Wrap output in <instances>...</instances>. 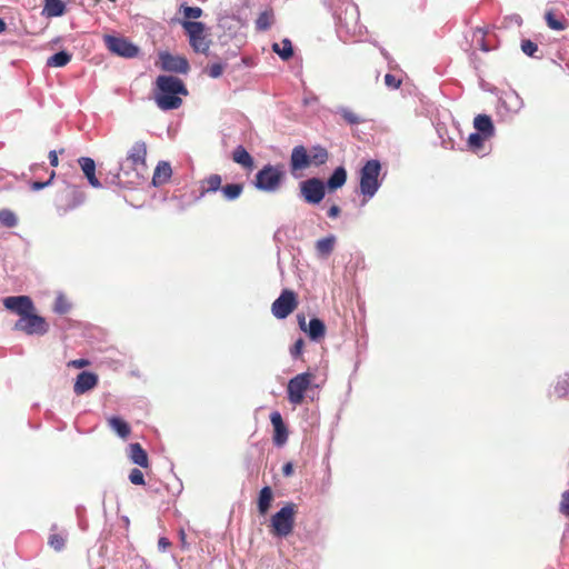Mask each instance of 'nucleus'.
Returning <instances> with one entry per match:
<instances>
[{
    "label": "nucleus",
    "mask_w": 569,
    "mask_h": 569,
    "mask_svg": "<svg viewBox=\"0 0 569 569\" xmlns=\"http://www.w3.org/2000/svg\"><path fill=\"white\" fill-rule=\"evenodd\" d=\"M154 101L159 109L167 111L180 108L181 96H188L183 81L173 76H159L156 79Z\"/></svg>",
    "instance_id": "nucleus-1"
},
{
    "label": "nucleus",
    "mask_w": 569,
    "mask_h": 569,
    "mask_svg": "<svg viewBox=\"0 0 569 569\" xmlns=\"http://www.w3.org/2000/svg\"><path fill=\"white\" fill-rule=\"evenodd\" d=\"M284 179V171L281 166L266 164L256 174L254 187L264 192H276L280 189Z\"/></svg>",
    "instance_id": "nucleus-2"
},
{
    "label": "nucleus",
    "mask_w": 569,
    "mask_h": 569,
    "mask_svg": "<svg viewBox=\"0 0 569 569\" xmlns=\"http://www.w3.org/2000/svg\"><path fill=\"white\" fill-rule=\"evenodd\" d=\"M380 162L373 159L367 161L360 170V191L366 200L372 198L380 187Z\"/></svg>",
    "instance_id": "nucleus-3"
},
{
    "label": "nucleus",
    "mask_w": 569,
    "mask_h": 569,
    "mask_svg": "<svg viewBox=\"0 0 569 569\" xmlns=\"http://www.w3.org/2000/svg\"><path fill=\"white\" fill-rule=\"evenodd\" d=\"M297 513V505L287 503L271 518V527L274 536L287 537L292 532L295 526V517Z\"/></svg>",
    "instance_id": "nucleus-4"
},
{
    "label": "nucleus",
    "mask_w": 569,
    "mask_h": 569,
    "mask_svg": "<svg viewBox=\"0 0 569 569\" xmlns=\"http://www.w3.org/2000/svg\"><path fill=\"white\" fill-rule=\"evenodd\" d=\"M312 380L313 375L310 372H302L291 378L287 386L288 401L293 406L301 405Z\"/></svg>",
    "instance_id": "nucleus-5"
},
{
    "label": "nucleus",
    "mask_w": 569,
    "mask_h": 569,
    "mask_svg": "<svg viewBox=\"0 0 569 569\" xmlns=\"http://www.w3.org/2000/svg\"><path fill=\"white\" fill-rule=\"evenodd\" d=\"M13 329L29 336H42L48 332L49 325L43 317L38 316L34 311H29L16 321Z\"/></svg>",
    "instance_id": "nucleus-6"
},
{
    "label": "nucleus",
    "mask_w": 569,
    "mask_h": 569,
    "mask_svg": "<svg viewBox=\"0 0 569 569\" xmlns=\"http://www.w3.org/2000/svg\"><path fill=\"white\" fill-rule=\"evenodd\" d=\"M186 30L190 46L196 52L206 53L210 47V40L204 34V26L196 21H181Z\"/></svg>",
    "instance_id": "nucleus-7"
},
{
    "label": "nucleus",
    "mask_w": 569,
    "mask_h": 569,
    "mask_svg": "<svg viewBox=\"0 0 569 569\" xmlns=\"http://www.w3.org/2000/svg\"><path fill=\"white\" fill-rule=\"evenodd\" d=\"M298 296L293 290L283 289L272 302L271 312L277 319H286L298 307Z\"/></svg>",
    "instance_id": "nucleus-8"
},
{
    "label": "nucleus",
    "mask_w": 569,
    "mask_h": 569,
    "mask_svg": "<svg viewBox=\"0 0 569 569\" xmlns=\"http://www.w3.org/2000/svg\"><path fill=\"white\" fill-rule=\"evenodd\" d=\"M103 42L110 52L119 57L133 58L139 52V48L124 37L106 34L103 36Z\"/></svg>",
    "instance_id": "nucleus-9"
},
{
    "label": "nucleus",
    "mask_w": 569,
    "mask_h": 569,
    "mask_svg": "<svg viewBox=\"0 0 569 569\" xmlns=\"http://www.w3.org/2000/svg\"><path fill=\"white\" fill-rule=\"evenodd\" d=\"M242 28V21L236 16H224L219 19L216 28V36L221 44H226L228 40L237 38L238 32Z\"/></svg>",
    "instance_id": "nucleus-10"
},
{
    "label": "nucleus",
    "mask_w": 569,
    "mask_h": 569,
    "mask_svg": "<svg viewBox=\"0 0 569 569\" xmlns=\"http://www.w3.org/2000/svg\"><path fill=\"white\" fill-rule=\"evenodd\" d=\"M301 194L308 203H319L326 193L325 183L318 178H310L300 184Z\"/></svg>",
    "instance_id": "nucleus-11"
},
{
    "label": "nucleus",
    "mask_w": 569,
    "mask_h": 569,
    "mask_svg": "<svg viewBox=\"0 0 569 569\" xmlns=\"http://www.w3.org/2000/svg\"><path fill=\"white\" fill-rule=\"evenodd\" d=\"M160 67L164 71L176 73H187L189 70L188 60L180 56H173L169 52L159 53Z\"/></svg>",
    "instance_id": "nucleus-12"
},
{
    "label": "nucleus",
    "mask_w": 569,
    "mask_h": 569,
    "mask_svg": "<svg viewBox=\"0 0 569 569\" xmlns=\"http://www.w3.org/2000/svg\"><path fill=\"white\" fill-rule=\"evenodd\" d=\"M6 309L17 313L20 318L29 311H34V305L28 296H11L3 299Z\"/></svg>",
    "instance_id": "nucleus-13"
},
{
    "label": "nucleus",
    "mask_w": 569,
    "mask_h": 569,
    "mask_svg": "<svg viewBox=\"0 0 569 569\" xmlns=\"http://www.w3.org/2000/svg\"><path fill=\"white\" fill-rule=\"evenodd\" d=\"M310 166L309 151L303 146H296L290 156V171L296 173Z\"/></svg>",
    "instance_id": "nucleus-14"
},
{
    "label": "nucleus",
    "mask_w": 569,
    "mask_h": 569,
    "mask_svg": "<svg viewBox=\"0 0 569 569\" xmlns=\"http://www.w3.org/2000/svg\"><path fill=\"white\" fill-rule=\"evenodd\" d=\"M270 421L273 427V443L278 447H281L288 440V429L282 420L280 412L273 411L270 415Z\"/></svg>",
    "instance_id": "nucleus-15"
},
{
    "label": "nucleus",
    "mask_w": 569,
    "mask_h": 569,
    "mask_svg": "<svg viewBox=\"0 0 569 569\" xmlns=\"http://www.w3.org/2000/svg\"><path fill=\"white\" fill-rule=\"evenodd\" d=\"M147 146L143 141H137L130 149L127 161L136 170L146 168Z\"/></svg>",
    "instance_id": "nucleus-16"
},
{
    "label": "nucleus",
    "mask_w": 569,
    "mask_h": 569,
    "mask_svg": "<svg viewBox=\"0 0 569 569\" xmlns=\"http://www.w3.org/2000/svg\"><path fill=\"white\" fill-rule=\"evenodd\" d=\"M98 385V376L93 372L82 371L77 376L73 391L80 396L93 389Z\"/></svg>",
    "instance_id": "nucleus-17"
},
{
    "label": "nucleus",
    "mask_w": 569,
    "mask_h": 569,
    "mask_svg": "<svg viewBox=\"0 0 569 569\" xmlns=\"http://www.w3.org/2000/svg\"><path fill=\"white\" fill-rule=\"evenodd\" d=\"M127 455L132 463L144 469L149 468L148 453L140 443H130L127 449Z\"/></svg>",
    "instance_id": "nucleus-18"
},
{
    "label": "nucleus",
    "mask_w": 569,
    "mask_h": 569,
    "mask_svg": "<svg viewBox=\"0 0 569 569\" xmlns=\"http://www.w3.org/2000/svg\"><path fill=\"white\" fill-rule=\"evenodd\" d=\"M78 162H79L81 170L83 171L86 178L88 179L89 183L93 188L101 187L100 181L96 177V163H94L93 159H91L89 157H81L78 160Z\"/></svg>",
    "instance_id": "nucleus-19"
},
{
    "label": "nucleus",
    "mask_w": 569,
    "mask_h": 569,
    "mask_svg": "<svg viewBox=\"0 0 569 569\" xmlns=\"http://www.w3.org/2000/svg\"><path fill=\"white\" fill-rule=\"evenodd\" d=\"M221 184V177L216 174V190L220 189L223 197L227 200H234L237 199L243 190L242 183H230L224 187H220Z\"/></svg>",
    "instance_id": "nucleus-20"
},
{
    "label": "nucleus",
    "mask_w": 569,
    "mask_h": 569,
    "mask_svg": "<svg viewBox=\"0 0 569 569\" xmlns=\"http://www.w3.org/2000/svg\"><path fill=\"white\" fill-rule=\"evenodd\" d=\"M473 126L479 131V133L483 134L485 137L489 138L493 136L495 128L489 116L478 114L473 120Z\"/></svg>",
    "instance_id": "nucleus-21"
},
{
    "label": "nucleus",
    "mask_w": 569,
    "mask_h": 569,
    "mask_svg": "<svg viewBox=\"0 0 569 569\" xmlns=\"http://www.w3.org/2000/svg\"><path fill=\"white\" fill-rule=\"evenodd\" d=\"M172 170L168 162L161 161L154 169L152 182L154 186L166 183L171 177Z\"/></svg>",
    "instance_id": "nucleus-22"
},
{
    "label": "nucleus",
    "mask_w": 569,
    "mask_h": 569,
    "mask_svg": "<svg viewBox=\"0 0 569 569\" xmlns=\"http://www.w3.org/2000/svg\"><path fill=\"white\" fill-rule=\"evenodd\" d=\"M66 12V4L61 0H44L42 13L48 18L60 17Z\"/></svg>",
    "instance_id": "nucleus-23"
},
{
    "label": "nucleus",
    "mask_w": 569,
    "mask_h": 569,
    "mask_svg": "<svg viewBox=\"0 0 569 569\" xmlns=\"http://www.w3.org/2000/svg\"><path fill=\"white\" fill-rule=\"evenodd\" d=\"M273 500V492L270 487H263L259 492L258 510L259 513L264 516L271 507Z\"/></svg>",
    "instance_id": "nucleus-24"
},
{
    "label": "nucleus",
    "mask_w": 569,
    "mask_h": 569,
    "mask_svg": "<svg viewBox=\"0 0 569 569\" xmlns=\"http://www.w3.org/2000/svg\"><path fill=\"white\" fill-rule=\"evenodd\" d=\"M232 160L243 168L251 170L253 168V158L250 153L242 147L238 146L232 152Z\"/></svg>",
    "instance_id": "nucleus-25"
},
{
    "label": "nucleus",
    "mask_w": 569,
    "mask_h": 569,
    "mask_svg": "<svg viewBox=\"0 0 569 569\" xmlns=\"http://www.w3.org/2000/svg\"><path fill=\"white\" fill-rule=\"evenodd\" d=\"M311 340H320L326 336V326L322 320L312 318L306 331Z\"/></svg>",
    "instance_id": "nucleus-26"
},
{
    "label": "nucleus",
    "mask_w": 569,
    "mask_h": 569,
    "mask_svg": "<svg viewBox=\"0 0 569 569\" xmlns=\"http://www.w3.org/2000/svg\"><path fill=\"white\" fill-rule=\"evenodd\" d=\"M347 181V171L343 167H338L327 181L330 191L341 188Z\"/></svg>",
    "instance_id": "nucleus-27"
},
{
    "label": "nucleus",
    "mask_w": 569,
    "mask_h": 569,
    "mask_svg": "<svg viewBox=\"0 0 569 569\" xmlns=\"http://www.w3.org/2000/svg\"><path fill=\"white\" fill-rule=\"evenodd\" d=\"M310 166H322L329 159V152L321 146H315L309 151Z\"/></svg>",
    "instance_id": "nucleus-28"
},
{
    "label": "nucleus",
    "mask_w": 569,
    "mask_h": 569,
    "mask_svg": "<svg viewBox=\"0 0 569 569\" xmlns=\"http://www.w3.org/2000/svg\"><path fill=\"white\" fill-rule=\"evenodd\" d=\"M108 425L119 437L123 439L128 438L131 432L130 426L119 417L109 418Z\"/></svg>",
    "instance_id": "nucleus-29"
},
{
    "label": "nucleus",
    "mask_w": 569,
    "mask_h": 569,
    "mask_svg": "<svg viewBox=\"0 0 569 569\" xmlns=\"http://www.w3.org/2000/svg\"><path fill=\"white\" fill-rule=\"evenodd\" d=\"M272 50L284 61L293 56L292 43L289 39H283L281 43H273Z\"/></svg>",
    "instance_id": "nucleus-30"
},
{
    "label": "nucleus",
    "mask_w": 569,
    "mask_h": 569,
    "mask_svg": "<svg viewBox=\"0 0 569 569\" xmlns=\"http://www.w3.org/2000/svg\"><path fill=\"white\" fill-rule=\"evenodd\" d=\"M335 243H336L335 236H329V237L319 239L316 242V249H317L318 254L321 257H328L333 251Z\"/></svg>",
    "instance_id": "nucleus-31"
},
{
    "label": "nucleus",
    "mask_w": 569,
    "mask_h": 569,
    "mask_svg": "<svg viewBox=\"0 0 569 569\" xmlns=\"http://www.w3.org/2000/svg\"><path fill=\"white\" fill-rule=\"evenodd\" d=\"M72 56L67 51H60L49 57L47 60L48 67L61 68L71 61Z\"/></svg>",
    "instance_id": "nucleus-32"
},
{
    "label": "nucleus",
    "mask_w": 569,
    "mask_h": 569,
    "mask_svg": "<svg viewBox=\"0 0 569 569\" xmlns=\"http://www.w3.org/2000/svg\"><path fill=\"white\" fill-rule=\"evenodd\" d=\"M274 21V14L272 10H266L261 12L256 20V29L259 31H267L270 29Z\"/></svg>",
    "instance_id": "nucleus-33"
},
{
    "label": "nucleus",
    "mask_w": 569,
    "mask_h": 569,
    "mask_svg": "<svg viewBox=\"0 0 569 569\" xmlns=\"http://www.w3.org/2000/svg\"><path fill=\"white\" fill-rule=\"evenodd\" d=\"M569 393V373L558 378L553 388V396L557 399H562Z\"/></svg>",
    "instance_id": "nucleus-34"
},
{
    "label": "nucleus",
    "mask_w": 569,
    "mask_h": 569,
    "mask_svg": "<svg viewBox=\"0 0 569 569\" xmlns=\"http://www.w3.org/2000/svg\"><path fill=\"white\" fill-rule=\"evenodd\" d=\"M0 223L7 228H13L18 223L16 213L9 209L0 210Z\"/></svg>",
    "instance_id": "nucleus-35"
},
{
    "label": "nucleus",
    "mask_w": 569,
    "mask_h": 569,
    "mask_svg": "<svg viewBox=\"0 0 569 569\" xmlns=\"http://www.w3.org/2000/svg\"><path fill=\"white\" fill-rule=\"evenodd\" d=\"M179 11L183 13V21H190V19H198L202 14V10L199 7H189L187 4H181Z\"/></svg>",
    "instance_id": "nucleus-36"
},
{
    "label": "nucleus",
    "mask_w": 569,
    "mask_h": 569,
    "mask_svg": "<svg viewBox=\"0 0 569 569\" xmlns=\"http://www.w3.org/2000/svg\"><path fill=\"white\" fill-rule=\"evenodd\" d=\"M485 38H486V31L482 30L481 28H477L473 31L472 41L476 42V44L479 47L480 50L487 52L490 50V46L487 44Z\"/></svg>",
    "instance_id": "nucleus-37"
},
{
    "label": "nucleus",
    "mask_w": 569,
    "mask_h": 569,
    "mask_svg": "<svg viewBox=\"0 0 569 569\" xmlns=\"http://www.w3.org/2000/svg\"><path fill=\"white\" fill-rule=\"evenodd\" d=\"M48 543L56 551H61L66 546V537L60 533H51Z\"/></svg>",
    "instance_id": "nucleus-38"
},
{
    "label": "nucleus",
    "mask_w": 569,
    "mask_h": 569,
    "mask_svg": "<svg viewBox=\"0 0 569 569\" xmlns=\"http://www.w3.org/2000/svg\"><path fill=\"white\" fill-rule=\"evenodd\" d=\"M546 22L547 26L552 30H563L566 29V23L555 17V14L551 11H548L546 13Z\"/></svg>",
    "instance_id": "nucleus-39"
},
{
    "label": "nucleus",
    "mask_w": 569,
    "mask_h": 569,
    "mask_svg": "<svg viewBox=\"0 0 569 569\" xmlns=\"http://www.w3.org/2000/svg\"><path fill=\"white\" fill-rule=\"evenodd\" d=\"M70 303L63 296H58L54 301L53 310L59 315H64L70 310Z\"/></svg>",
    "instance_id": "nucleus-40"
},
{
    "label": "nucleus",
    "mask_w": 569,
    "mask_h": 569,
    "mask_svg": "<svg viewBox=\"0 0 569 569\" xmlns=\"http://www.w3.org/2000/svg\"><path fill=\"white\" fill-rule=\"evenodd\" d=\"M341 116L343 120L350 124H358L363 121V119L360 116H358L356 112L349 109H343Z\"/></svg>",
    "instance_id": "nucleus-41"
},
{
    "label": "nucleus",
    "mask_w": 569,
    "mask_h": 569,
    "mask_svg": "<svg viewBox=\"0 0 569 569\" xmlns=\"http://www.w3.org/2000/svg\"><path fill=\"white\" fill-rule=\"evenodd\" d=\"M485 138L486 137L483 134L475 132L469 136L468 143L471 148L478 149L482 147Z\"/></svg>",
    "instance_id": "nucleus-42"
},
{
    "label": "nucleus",
    "mask_w": 569,
    "mask_h": 569,
    "mask_svg": "<svg viewBox=\"0 0 569 569\" xmlns=\"http://www.w3.org/2000/svg\"><path fill=\"white\" fill-rule=\"evenodd\" d=\"M521 50L525 54H527L529 57H533L538 50V46L535 42H532L531 40H528V39L522 40Z\"/></svg>",
    "instance_id": "nucleus-43"
},
{
    "label": "nucleus",
    "mask_w": 569,
    "mask_h": 569,
    "mask_svg": "<svg viewBox=\"0 0 569 569\" xmlns=\"http://www.w3.org/2000/svg\"><path fill=\"white\" fill-rule=\"evenodd\" d=\"M129 480L133 485H144V477L141 470L134 468L129 473Z\"/></svg>",
    "instance_id": "nucleus-44"
},
{
    "label": "nucleus",
    "mask_w": 569,
    "mask_h": 569,
    "mask_svg": "<svg viewBox=\"0 0 569 569\" xmlns=\"http://www.w3.org/2000/svg\"><path fill=\"white\" fill-rule=\"evenodd\" d=\"M385 83L390 89H398L401 84V80L398 79L395 74L387 73L385 76Z\"/></svg>",
    "instance_id": "nucleus-45"
},
{
    "label": "nucleus",
    "mask_w": 569,
    "mask_h": 569,
    "mask_svg": "<svg viewBox=\"0 0 569 569\" xmlns=\"http://www.w3.org/2000/svg\"><path fill=\"white\" fill-rule=\"evenodd\" d=\"M305 347V341L300 338L298 339L290 349V353L293 358H299L302 355V350Z\"/></svg>",
    "instance_id": "nucleus-46"
},
{
    "label": "nucleus",
    "mask_w": 569,
    "mask_h": 569,
    "mask_svg": "<svg viewBox=\"0 0 569 569\" xmlns=\"http://www.w3.org/2000/svg\"><path fill=\"white\" fill-rule=\"evenodd\" d=\"M54 174H56L54 171H52L51 174H50V178L47 181H44V182L33 181L30 184L31 190L39 191V190L43 189L44 187L51 184V182H52V180L54 178Z\"/></svg>",
    "instance_id": "nucleus-47"
},
{
    "label": "nucleus",
    "mask_w": 569,
    "mask_h": 569,
    "mask_svg": "<svg viewBox=\"0 0 569 569\" xmlns=\"http://www.w3.org/2000/svg\"><path fill=\"white\" fill-rule=\"evenodd\" d=\"M171 546V542L169 541L168 538L166 537H161L159 540H158V548L160 551L164 552L167 551V549Z\"/></svg>",
    "instance_id": "nucleus-48"
},
{
    "label": "nucleus",
    "mask_w": 569,
    "mask_h": 569,
    "mask_svg": "<svg viewBox=\"0 0 569 569\" xmlns=\"http://www.w3.org/2000/svg\"><path fill=\"white\" fill-rule=\"evenodd\" d=\"M90 362L87 359H76L69 362V366H72L74 368H83L89 366Z\"/></svg>",
    "instance_id": "nucleus-49"
},
{
    "label": "nucleus",
    "mask_w": 569,
    "mask_h": 569,
    "mask_svg": "<svg viewBox=\"0 0 569 569\" xmlns=\"http://www.w3.org/2000/svg\"><path fill=\"white\" fill-rule=\"evenodd\" d=\"M293 471H295V469H293L292 462H287V463L283 465V467H282V475L284 477H291L293 475Z\"/></svg>",
    "instance_id": "nucleus-50"
},
{
    "label": "nucleus",
    "mask_w": 569,
    "mask_h": 569,
    "mask_svg": "<svg viewBox=\"0 0 569 569\" xmlns=\"http://www.w3.org/2000/svg\"><path fill=\"white\" fill-rule=\"evenodd\" d=\"M49 162L52 167H58L59 164V159H58V153L57 151L52 150L49 152Z\"/></svg>",
    "instance_id": "nucleus-51"
},
{
    "label": "nucleus",
    "mask_w": 569,
    "mask_h": 569,
    "mask_svg": "<svg viewBox=\"0 0 569 569\" xmlns=\"http://www.w3.org/2000/svg\"><path fill=\"white\" fill-rule=\"evenodd\" d=\"M340 214V208L336 204L331 206L328 210V216L330 218H337Z\"/></svg>",
    "instance_id": "nucleus-52"
},
{
    "label": "nucleus",
    "mask_w": 569,
    "mask_h": 569,
    "mask_svg": "<svg viewBox=\"0 0 569 569\" xmlns=\"http://www.w3.org/2000/svg\"><path fill=\"white\" fill-rule=\"evenodd\" d=\"M297 319H298L300 329L306 332L308 329V327L306 325V317L303 315H298Z\"/></svg>",
    "instance_id": "nucleus-53"
},
{
    "label": "nucleus",
    "mask_w": 569,
    "mask_h": 569,
    "mask_svg": "<svg viewBox=\"0 0 569 569\" xmlns=\"http://www.w3.org/2000/svg\"><path fill=\"white\" fill-rule=\"evenodd\" d=\"M206 183H207V187H203V190H204V191L213 190V177H209V178L206 180Z\"/></svg>",
    "instance_id": "nucleus-54"
},
{
    "label": "nucleus",
    "mask_w": 569,
    "mask_h": 569,
    "mask_svg": "<svg viewBox=\"0 0 569 569\" xmlns=\"http://www.w3.org/2000/svg\"><path fill=\"white\" fill-rule=\"evenodd\" d=\"M179 538H180L182 548H186L187 547V541H186V532H184L183 529L179 530Z\"/></svg>",
    "instance_id": "nucleus-55"
},
{
    "label": "nucleus",
    "mask_w": 569,
    "mask_h": 569,
    "mask_svg": "<svg viewBox=\"0 0 569 569\" xmlns=\"http://www.w3.org/2000/svg\"><path fill=\"white\" fill-rule=\"evenodd\" d=\"M223 71V67L220 64V63H216V71H214V74H216V78L219 77Z\"/></svg>",
    "instance_id": "nucleus-56"
},
{
    "label": "nucleus",
    "mask_w": 569,
    "mask_h": 569,
    "mask_svg": "<svg viewBox=\"0 0 569 569\" xmlns=\"http://www.w3.org/2000/svg\"><path fill=\"white\" fill-rule=\"evenodd\" d=\"M206 72L210 76V77H213V64H208L206 67Z\"/></svg>",
    "instance_id": "nucleus-57"
},
{
    "label": "nucleus",
    "mask_w": 569,
    "mask_h": 569,
    "mask_svg": "<svg viewBox=\"0 0 569 569\" xmlns=\"http://www.w3.org/2000/svg\"><path fill=\"white\" fill-rule=\"evenodd\" d=\"M6 27H7L6 22L2 19H0V33L6 30Z\"/></svg>",
    "instance_id": "nucleus-58"
},
{
    "label": "nucleus",
    "mask_w": 569,
    "mask_h": 569,
    "mask_svg": "<svg viewBox=\"0 0 569 569\" xmlns=\"http://www.w3.org/2000/svg\"><path fill=\"white\" fill-rule=\"evenodd\" d=\"M96 3H99L101 0H93Z\"/></svg>",
    "instance_id": "nucleus-59"
}]
</instances>
